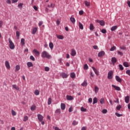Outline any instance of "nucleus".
<instances>
[{
  "label": "nucleus",
  "instance_id": "1",
  "mask_svg": "<svg viewBox=\"0 0 130 130\" xmlns=\"http://www.w3.org/2000/svg\"><path fill=\"white\" fill-rule=\"evenodd\" d=\"M41 57L43 58H50L51 56L46 51H44L41 53Z\"/></svg>",
  "mask_w": 130,
  "mask_h": 130
},
{
  "label": "nucleus",
  "instance_id": "2",
  "mask_svg": "<svg viewBox=\"0 0 130 130\" xmlns=\"http://www.w3.org/2000/svg\"><path fill=\"white\" fill-rule=\"evenodd\" d=\"M8 41L9 43V48L12 50L15 49V44H14V43L12 41L11 38H9Z\"/></svg>",
  "mask_w": 130,
  "mask_h": 130
},
{
  "label": "nucleus",
  "instance_id": "3",
  "mask_svg": "<svg viewBox=\"0 0 130 130\" xmlns=\"http://www.w3.org/2000/svg\"><path fill=\"white\" fill-rule=\"evenodd\" d=\"M113 78V71L112 70L110 71L108 73V79L111 80Z\"/></svg>",
  "mask_w": 130,
  "mask_h": 130
},
{
  "label": "nucleus",
  "instance_id": "4",
  "mask_svg": "<svg viewBox=\"0 0 130 130\" xmlns=\"http://www.w3.org/2000/svg\"><path fill=\"white\" fill-rule=\"evenodd\" d=\"M116 61H117V59L115 57H113L111 58V64H113V66H114L115 63H116Z\"/></svg>",
  "mask_w": 130,
  "mask_h": 130
},
{
  "label": "nucleus",
  "instance_id": "5",
  "mask_svg": "<svg viewBox=\"0 0 130 130\" xmlns=\"http://www.w3.org/2000/svg\"><path fill=\"white\" fill-rule=\"evenodd\" d=\"M60 75L62 78H63V79H67V78L69 77V75H68V74L63 72L60 73Z\"/></svg>",
  "mask_w": 130,
  "mask_h": 130
},
{
  "label": "nucleus",
  "instance_id": "6",
  "mask_svg": "<svg viewBox=\"0 0 130 130\" xmlns=\"http://www.w3.org/2000/svg\"><path fill=\"white\" fill-rule=\"evenodd\" d=\"M37 116L39 121H42L43 120V116L42 115L39 114L37 115Z\"/></svg>",
  "mask_w": 130,
  "mask_h": 130
},
{
  "label": "nucleus",
  "instance_id": "7",
  "mask_svg": "<svg viewBox=\"0 0 130 130\" xmlns=\"http://www.w3.org/2000/svg\"><path fill=\"white\" fill-rule=\"evenodd\" d=\"M76 54H77V52L76 51V50L72 49L71 50V55L72 56H76Z\"/></svg>",
  "mask_w": 130,
  "mask_h": 130
},
{
  "label": "nucleus",
  "instance_id": "8",
  "mask_svg": "<svg viewBox=\"0 0 130 130\" xmlns=\"http://www.w3.org/2000/svg\"><path fill=\"white\" fill-rule=\"evenodd\" d=\"M98 55L99 57H101L103 56V55H105V52H104V51H101V52H99Z\"/></svg>",
  "mask_w": 130,
  "mask_h": 130
},
{
  "label": "nucleus",
  "instance_id": "9",
  "mask_svg": "<svg viewBox=\"0 0 130 130\" xmlns=\"http://www.w3.org/2000/svg\"><path fill=\"white\" fill-rule=\"evenodd\" d=\"M112 88H114L116 91H120L121 89L119 86H117L116 85H112Z\"/></svg>",
  "mask_w": 130,
  "mask_h": 130
},
{
  "label": "nucleus",
  "instance_id": "10",
  "mask_svg": "<svg viewBox=\"0 0 130 130\" xmlns=\"http://www.w3.org/2000/svg\"><path fill=\"white\" fill-rule=\"evenodd\" d=\"M96 22L100 23L101 26H104L105 25V22L103 20H96Z\"/></svg>",
  "mask_w": 130,
  "mask_h": 130
},
{
  "label": "nucleus",
  "instance_id": "11",
  "mask_svg": "<svg viewBox=\"0 0 130 130\" xmlns=\"http://www.w3.org/2000/svg\"><path fill=\"white\" fill-rule=\"evenodd\" d=\"M5 67H6L7 69H8V70H10V69H11L10 63L8 61H5Z\"/></svg>",
  "mask_w": 130,
  "mask_h": 130
},
{
  "label": "nucleus",
  "instance_id": "12",
  "mask_svg": "<svg viewBox=\"0 0 130 130\" xmlns=\"http://www.w3.org/2000/svg\"><path fill=\"white\" fill-rule=\"evenodd\" d=\"M33 52L35 53L36 56H38L39 54H40V52L36 50V49H35L33 50Z\"/></svg>",
  "mask_w": 130,
  "mask_h": 130
},
{
  "label": "nucleus",
  "instance_id": "13",
  "mask_svg": "<svg viewBox=\"0 0 130 130\" xmlns=\"http://www.w3.org/2000/svg\"><path fill=\"white\" fill-rule=\"evenodd\" d=\"M115 79H116V81H117V82H118L119 83H121V78H120V77H119V76L116 75L115 76Z\"/></svg>",
  "mask_w": 130,
  "mask_h": 130
},
{
  "label": "nucleus",
  "instance_id": "14",
  "mask_svg": "<svg viewBox=\"0 0 130 130\" xmlns=\"http://www.w3.org/2000/svg\"><path fill=\"white\" fill-rule=\"evenodd\" d=\"M92 69L93 71L94 72L95 75H96V76H99V71H98V70H97V69H96L93 67H92Z\"/></svg>",
  "mask_w": 130,
  "mask_h": 130
},
{
  "label": "nucleus",
  "instance_id": "15",
  "mask_svg": "<svg viewBox=\"0 0 130 130\" xmlns=\"http://www.w3.org/2000/svg\"><path fill=\"white\" fill-rule=\"evenodd\" d=\"M60 107L61 110H64L66 109V104L64 103H61L60 105Z\"/></svg>",
  "mask_w": 130,
  "mask_h": 130
},
{
  "label": "nucleus",
  "instance_id": "16",
  "mask_svg": "<svg viewBox=\"0 0 130 130\" xmlns=\"http://www.w3.org/2000/svg\"><path fill=\"white\" fill-rule=\"evenodd\" d=\"M125 103H129V96L128 95L125 97Z\"/></svg>",
  "mask_w": 130,
  "mask_h": 130
},
{
  "label": "nucleus",
  "instance_id": "17",
  "mask_svg": "<svg viewBox=\"0 0 130 130\" xmlns=\"http://www.w3.org/2000/svg\"><path fill=\"white\" fill-rule=\"evenodd\" d=\"M70 77L72 79H75L76 78V73L72 72L70 74Z\"/></svg>",
  "mask_w": 130,
  "mask_h": 130
},
{
  "label": "nucleus",
  "instance_id": "18",
  "mask_svg": "<svg viewBox=\"0 0 130 130\" xmlns=\"http://www.w3.org/2000/svg\"><path fill=\"white\" fill-rule=\"evenodd\" d=\"M66 98L67 100H74V97L71 96V95H67Z\"/></svg>",
  "mask_w": 130,
  "mask_h": 130
},
{
  "label": "nucleus",
  "instance_id": "19",
  "mask_svg": "<svg viewBox=\"0 0 130 130\" xmlns=\"http://www.w3.org/2000/svg\"><path fill=\"white\" fill-rule=\"evenodd\" d=\"M26 64L28 68H31L33 67V63H32V62H27Z\"/></svg>",
  "mask_w": 130,
  "mask_h": 130
},
{
  "label": "nucleus",
  "instance_id": "20",
  "mask_svg": "<svg viewBox=\"0 0 130 130\" xmlns=\"http://www.w3.org/2000/svg\"><path fill=\"white\" fill-rule=\"evenodd\" d=\"M88 85V82H87V80H85L82 84L81 86L83 87H86Z\"/></svg>",
  "mask_w": 130,
  "mask_h": 130
},
{
  "label": "nucleus",
  "instance_id": "21",
  "mask_svg": "<svg viewBox=\"0 0 130 130\" xmlns=\"http://www.w3.org/2000/svg\"><path fill=\"white\" fill-rule=\"evenodd\" d=\"M89 29L90 31H93V30H94V24H93V23L90 24Z\"/></svg>",
  "mask_w": 130,
  "mask_h": 130
},
{
  "label": "nucleus",
  "instance_id": "22",
  "mask_svg": "<svg viewBox=\"0 0 130 130\" xmlns=\"http://www.w3.org/2000/svg\"><path fill=\"white\" fill-rule=\"evenodd\" d=\"M123 66H124V67H125V68H128V67H129V64H128V63L127 62H124L123 63Z\"/></svg>",
  "mask_w": 130,
  "mask_h": 130
},
{
  "label": "nucleus",
  "instance_id": "23",
  "mask_svg": "<svg viewBox=\"0 0 130 130\" xmlns=\"http://www.w3.org/2000/svg\"><path fill=\"white\" fill-rule=\"evenodd\" d=\"M70 21L73 23V24H75V23H76V19L74 17H71Z\"/></svg>",
  "mask_w": 130,
  "mask_h": 130
},
{
  "label": "nucleus",
  "instance_id": "24",
  "mask_svg": "<svg viewBox=\"0 0 130 130\" xmlns=\"http://www.w3.org/2000/svg\"><path fill=\"white\" fill-rule=\"evenodd\" d=\"M97 102H98V99L96 97L94 98L93 100V104H96Z\"/></svg>",
  "mask_w": 130,
  "mask_h": 130
},
{
  "label": "nucleus",
  "instance_id": "25",
  "mask_svg": "<svg viewBox=\"0 0 130 130\" xmlns=\"http://www.w3.org/2000/svg\"><path fill=\"white\" fill-rule=\"evenodd\" d=\"M57 38H58V39H60L61 40H62V39H63V36H61V35H56Z\"/></svg>",
  "mask_w": 130,
  "mask_h": 130
},
{
  "label": "nucleus",
  "instance_id": "26",
  "mask_svg": "<svg viewBox=\"0 0 130 130\" xmlns=\"http://www.w3.org/2000/svg\"><path fill=\"white\" fill-rule=\"evenodd\" d=\"M60 113H61L60 109H57L55 111V113H56V114H60Z\"/></svg>",
  "mask_w": 130,
  "mask_h": 130
},
{
  "label": "nucleus",
  "instance_id": "27",
  "mask_svg": "<svg viewBox=\"0 0 130 130\" xmlns=\"http://www.w3.org/2000/svg\"><path fill=\"white\" fill-rule=\"evenodd\" d=\"M12 87L14 89H15L17 91L19 89V87L17 86V85L16 84L12 85Z\"/></svg>",
  "mask_w": 130,
  "mask_h": 130
},
{
  "label": "nucleus",
  "instance_id": "28",
  "mask_svg": "<svg viewBox=\"0 0 130 130\" xmlns=\"http://www.w3.org/2000/svg\"><path fill=\"white\" fill-rule=\"evenodd\" d=\"M34 94H35V95L38 96V95H39V94H40V92H39V90H38V89H36L35 91Z\"/></svg>",
  "mask_w": 130,
  "mask_h": 130
},
{
  "label": "nucleus",
  "instance_id": "29",
  "mask_svg": "<svg viewBox=\"0 0 130 130\" xmlns=\"http://www.w3.org/2000/svg\"><path fill=\"white\" fill-rule=\"evenodd\" d=\"M11 113L13 116H16V115H17V113L16 111H14V110H11Z\"/></svg>",
  "mask_w": 130,
  "mask_h": 130
},
{
  "label": "nucleus",
  "instance_id": "30",
  "mask_svg": "<svg viewBox=\"0 0 130 130\" xmlns=\"http://www.w3.org/2000/svg\"><path fill=\"white\" fill-rule=\"evenodd\" d=\"M117 29V26L115 25L111 27V31H115Z\"/></svg>",
  "mask_w": 130,
  "mask_h": 130
},
{
  "label": "nucleus",
  "instance_id": "31",
  "mask_svg": "<svg viewBox=\"0 0 130 130\" xmlns=\"http://www.w3.org/2000/svg\"><path fill=\"white\" fill-rule=\"evenodd\" d=\"M79 27L80 29H81V30H83V29H84V26H83V24H82V23L81 22H79Z\"/></svg>",
  "mask_w": 130,
  "mask_h": 130
},
{
  "label": "nucleus",
  "instance_id": "32",
  "mask_svg": "<svg viewBox=\"0 0 130 130\" xmlns=\"http://www.w3.org/2000/svg\"><path fill=\"white\" fill-rule=\"evenodd\" d=\"M49 46L50 49H53V43H52V42L50 43L49 44Z\"/></svg>",
  "mask_w": 130,
  "mask_h": 130
},
{
  "label": "nucleus",
  "instance_id": "33",
  "mask_svg": "<svg viewBox=\"0 0 130 130\" xmlns=\"http://www.w3.org/2000/svg\"><path fill=\"white\" fill-rule=\"evenodd\" d=\"M85 5L86 7H90V2H88V1H85Z\"/></svg>",
  "mask_w": 130,
  "mask_h": 130
},
{
  "label": "nucleus",
  "instance_id": "34",
  "mask_svg": "<svg viewBox=\"0 0 130 130\" xmlns=\"http://www.w3.org/2000/svg\"><path fill=\"white\" fill-rule=\"evenodd\" d=\"M98 91H99V88L97 86L94 87V92L95 93H98Z\"/></svg>",
  "mask_w": 130,
  "mask_h": 130
},
{
  "label": "nucleus",
  "instance_id": "35",
  "mask_svg": "<svg viewBox=\"0 0 130 130\" xmlns=\"http://www.w3.org/2000/svg\"><path fill=\"white\" fill-rule=\"evenodd\" d=\"M51 98H49L48 100V105H50L51 104Z\"/></svg>",
  "mask_w": 130,
  "mask_h": 130
},
{
  "label": "nucleus",
  "instance_id": "36",
  "mask_svg": "<svg viewBox=\"0 0 130 130\" xmlns=\"http://www.w3.org/2000/svg\"><path fill=\"white\" fill-rule=\"evenodd\" d=\"M16 33V37L18 38V39H19V38H20V32L19 31H17Z\"/></svg>",
  "mask_w": 130,
  "mask_h": 130
},
{
  "label": "nucleus",
  "instance_id": "37",
  "mask_svg": "<svg viewBox=\"0 0 130 130\" xmlns=\"http://www.w3.org/2000/svg\"><path fill=\"white\" fill-rule=\"evenodd\" d=\"M81 111H82V112H86V111H87V109L86 108H84V107H82L81 108Z\"/></svg>",
  "mask_w": 130,
  "mask_h": 130
},
{
  "label": "nucleus",
  "instance_id": "38",
  "mask_svg": "<svg viewBox=\"0 0 130 130\" xmlns=\"http://www.w3.org/2000/svg\"><path fill=\"white\" fill-rule=\"evenodd\" d=\"M21 44L22 45H24L25 44V39H21Z\"/></svg>",
  "mask_w": 130,
  "mask_h": 130
},
{
  "label": "nucleus",
  "instance_id": "39",
  "mask_svg": "<svg viewBox=\"0 0 130 130\" xmlns=\"http://www.w3.org/2000/svg\"><path fill=\"white\" fill-rule=\"evenodd\" d=\"M36 109V106H34V105H33V106H32L31 107H30V110H31V111H34V110H35Z\"/></svg>",
  "mask_w": 130,
  "mask_h": 130
},
{
  "label": "nucleus",
  "instance_id": "40",
  "mask_svg": "<svg viewBox=\"0 0 130 130\" xmlns=\"http://www.w3.org/2000/svg\"><path fill=\"white\" fill-rule=\"evenodd\" d=\"M37 32V28L35 27L32 29V34H35Z\"/></svg>",
  "mask_w": 130,
  "mask_h": 130
},
{
  "label": "nucleus",
  "instance_id": "41",
  "mask_svg": "<svg viewBox=\"0 0 130 130\" xmlns=\"http://www.w3.org/2000/svg\"><path fill=\"white\" fill-rule=\"evenodd\" d=\"M119 69L120 70V71H123V66H122L121 64H119Z\"/></svg>",
  "mask_w": 130,
  "mask_h": 130
},
{
  "label": "nucleus",
  "instance_id": "42",
  "mask_svg": "<svg viewBox=\"0 0 130 130\" xmlns=\"http://www.w3.org/2000/svg\"><path fill=\"white\" fill-rule=\"evenodd\" d=\"M29 118H28V116H25L23 118V121H27Z\"/></svg>",
  "mask_w": 130,
  "mask_h": 130
},
{
  "label": "nucleus",
  "instance_id": "43",
  "mask_svg": "<svg viewBox=\"0 0 130 130\" xmlns=\"http://www.w3.org/2000/svg\"><path fill=\"white\" fill-rule=\"evenodd\" d=\"M78 121L74 120L73 121V122H72V124L73 125H77V124H78Z\"/></svg>",
  "mask_w": 130,
  "mask_h": 130
},
{
  "label": "nucleus",
  "instance_id": "44",
  "mask_svg": "<svg viewBox=\"0 0 130 130\" xmlns=\"http://www.w3.org/2000/svg\"><path fill=\"white\" fill-rule=\"evenodd\" d=\"M115 115H116V116H117L118 117H120L122 116V114H119L118 113H115Z\"/></svg>",
  "mask_w": 130,
  "mask_h": 130
},
{
  "label": "nucleus",
  "instance_id": "45",
  "mask_svg": "<svg viewBox=\"0 0 130 130\" xmlns=\"http://www.w3.org/2000/svg\"><path fill=\"white\" fill-rule=\"evenodd\" d=\"M116 48V47L114 46L112 48H110V51H114V50H115Z\"/></svg>",
  "mask_w": 130,
  "mask_h": 130
},
{
  "label": "nucleus",
  "instance_id": "46",
  "mask_svg": "<svg viewBox=\"0 0 130 130\" xmlns=\"http://www.w3.org/2000/svg\"><path fill=\"white\" fill-rule=\"evenodd\" d=\"M16 71H18L20 70V66L17 65L15 67Z\"/></svg>",
  "mask_w": 130,
  "mask_h": 130
},
{
  "label": "nucleus",
  "instance_id": "47",
  "mask_svg": "<svg viewBox=\"0 0 130 130\" xmlns=\"http://www.w3.org/2000/svg\"><path fill=\"white\" fill-rule=\"evenodd\" d=\"M88 68L89 67L88 66V65L87 64H85L84 66V70H88Z\"/></svg>",
  "mask_w": 130,
  "mask_h": 130
},
{
  "label": "nucleus",
  "instance_id": "48",
  "mask_svg": "<svg viewBox=\"0 0 130 130\" xmlns=\"http://www.w3.org/2000/svg\"><path fill=\"white\" fill-rule=\"evenodd\" d=\"M18 7L20 9H22L23 8V4L20 3V4H18Z\"/></svg>",
  "mask_w": 130,
  "mask_h": 130
},
{
  "label": "nucleus",
  "instance_id": "49",
  "mask_svg": "<svg viewBox=\"0 0 130 130\" xmlns=\"http://www.w3.org/2000/svg\"><path fill=\"white\" fill-rule=\"evenodd\" d=\"M101 32H102V33H103V34H105L106 33L107 31H106V29H102Z\"/></svg>",
  "mask_w": 130,
  "mask_h": 130
},
{
  "label": "nucleus",
  "instance_id": "50",
  "mask_svg": "<svg viewBox=\"0 0 130 130\" xmlns=\"http://www.w3.org/2000/svg\"><path fill=\"white\" fill-rule=\"evenodd\" d=\"M30 59L34 61L35 60V58L34 57V56L31 55L30 56Z\"/></svg>",
  "mask_w": 130,
  "mask_h": 130
},
{
  "label": "nucleus",
  "instance_id": "51",
  "mask_svg": "<svg viewBox=\"0 0 130 130\" xmlns=\"http://www.w3.org/2000/svg\"><path fill=\"white\" fill-rule=\"evenodd\" d=\"M114 102H115V103H117V104H119V100H118V99H116V101H114Z\"/></svg>",
  "mask_w": 130,
  "mask_h": 130
},
{
  "label": "nucleus",
  "instance_id": "52",
  "mask_svg": "<svg viewBox=\"0 0 130 130\" xmlns=\"http://www.w3.org/2000/svg\"><path fill=\"white\" fill-rule=\"evenodd\" d=\"M102 113L104 114H105L106 113H107V110L106 109H104L102 110Z\"/></svg>",
  "mask_w": 130,
  "mask_h": 130
},
{
  "label": "nucleus",
  "instance_id": "53",
  "mask_svg": "<svg viewBox=\"0 0 130 130\" xmlns=\"http://www.w3.org/2000/svg\"><path fill=\"white\" fill-rule=\"evenodd\" d=\"M45 72H48L49 71V67H46L45 68Z\"/></svg>",
  "mask_w": 130,
  "mask_h": 130
},
{
  "label": "nucleus",
  "instance_id": "54",
  "mask_svg": "<svg viewBox=\"0 0 130 130\" xmlns=\"http://www.w3.org/2000/svg\"><path fill=\"white\" fill-rule=\"evenodd\" d=\"M117 53H118V54H119L121 56H122V55H123V53H122V52H120L119 51H117Z\"/></svg>",
  "mask_w": 130,
  "mask_h": 130
},
{
  "label": "nucleus",
  "instance_id": "55",
  "mask_svg": "<svg viewBox=\"0 0 130 130\" xmlns=\"http://www.w3.org/2000/svg\"><path fill=\"white\" fill-rule=\"evenodd\" d=\"M100 103L101 104H103V103H104V99H101L100 100Z\"/></svg>",
  "mask_w": 130,
  "mask_h": 130
},
{
  "label": "nucleus",
  "instance_id": "56",
  "mask_svg": "<svg viewBox=\"0 0 130 130\" xmlns=\"http://www.w3.org/2000/svg\"><path fill=\"white\" fill-rule=\"evenodd\" d=\"M120 108H121V106L120 105H119L116 107V109H117V110H120Z\"/></svg>",
  "mask_w": 130,
  "mask_h": 130
},
{
  "label": "nucleus",
  "instance_id": "57",
  "mask_svg": "<svg viewBox=\"0 0 130 130\" xmlns=\"http://www.w3.org/2000/svg\"><path fill=\"white\" fill-rule=\"evenodd\" d=\"M48 8H54V6H52V4H51V5H47Z\"/></svg>",
  "mask_w": 130,
  "mask_h": 130
},
{
  "label": "nucleus",
  "instance_id": "58",
  "mask_svg": "<svg viewBox=\"0 0 130 130\" xmlns=\"http://www.w3.org/2000/svg\"><path fill=\"white\" fill-rule=\"evenodd\" d=\"M79 15H83V14H84V11H83V10H81L79 12Z\"/></svg>",
  "mask_w": 130,
  "mask_h": 130
},
{
  "label": "nucleus",
  "instance_id": "59",
  "mask_svg": "<svg viewBox=\"0 0 130 130\" xmlns=\"http://www.w3.org/2000/svg\"><path fill=\"white\" fill-rule=\"evenodd\" d=\"M42 24H43V21H40L39 22V24H38L39 27H40V26H41L42 25Z\"/></svg>",
  "mask_w": 130,
  "mask_h": 130
},
{
  "label": "nucleus",
  "instance_id": "60",
  "mask_svg": "<svg viewBox=\"0 0 130 130\" xmlns=\"http://www.w3.org/2000/svg\"><path fill=\"white\" fill-rule=\"evenodd\" d=\"M33 8L34 9V10H35V11H38V8L37 6H34L33 7Z\"/></svg>",
  "mask_w": 130,
  "mask_h": 130
},
{
  "label": "nucleus",
  "instance_id": "61",
  "mask_svg": "<svg viewBox=\"0 0 130 130\" xmlns=\"http://www.w3.org/2000/svg\"><path fill=\"white\" fill-rule=\"evenodd\" d=\"M72 111H73V107H71L69 109V112H72Z\"/></svg>",
  "mask_w": 130,
  "mask_h": 130
},
{
  "label": "nucleus",
  "instance_id": "62",
  "mask_svg": "<svg viewBox=\"0 0 130 130\" xmlns=\"http://www.w3.org/2000/svg\"><path fill=\"white\" fill-rule=\"evenodd\" d=\"M120 49H122L123 50H125V49H126V48L124 46L120 47Z\"/></svg>",
  "mask_w": 130,
  "mask_h": 130
},
{
  "label": "nucleus",
  "instance_id": "63",
  "mask_svg": "<svg viewBox=\"0 0 130 130\" xmlns=\"http://www.w3.org/2000/svg\"><path fill=\"white\" fill-rule=\"evenodd\" d=\"M92 98L88 99V102H89V103H92Z\"/></svg>",
  "mask_w": 130,
  "mask_h": 130
},
{
  "label": "nucleus",
  "instance_id": "64",
  "mask_svg": "<svg viewBox=\"0 0 130 130\" xmlns=\"http://www.w3.org/2000/svg\"><path fill=\"white\" fill-rule=\"evenodd\" d=\"M127 5L129 7V8H130V1H127Z\"/></svg>",
  "mask_w": 130,
  "mask_h": 130
}]
</instances>
